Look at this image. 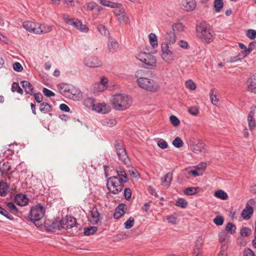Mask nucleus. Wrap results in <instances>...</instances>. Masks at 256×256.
Segmentation results:
<instances>
[{"label":"nucleus","instance_id":"obj_1","mask_svg":"<svg viewBox=\"0 0 256 256\" xmlns=\"http://www.w3.org/2000/svg\"><path fill=\"white\" fill-rule=\"evenodd\" d=\"M196 31L199 38L204 42L210 43L214 40L215 34L214 30L208 27L204 22L196 25Z\"/></svg>","mask_w":256,"mask_h":256},{"label":"nucleus","instance_id":"obj_2","mask_svg":"<svg viewBox=\"0 0 256 256\" xmlns=\"http://www.w3.org/2000/svg\"><path fill=\"white\" fill-rule=\"evenodd\" d=\"M132 98L128 96L118 94L114 96L112 104L114 108L118 110H124L128 108L132 104Z\"/></svg>","mask_w":256,"mask_h":256},{"label":"nucleus","instance_id":"obj_3","mask_svg":"<svg viewBox=\"0 0 256 256\" xmlns=\"http://www.w3.org/2000/svg\"><path fill=\"white\" fill-rule=\"evenodd\" d=\"M46 208L40 204H38L32 207L30 212V220L38 228L42 226L41 220L44 216Z\"/></svg>","mask_w":256,"mask_h":256},{"label":"nucleus","instance_id":"obj_4","mask_svg":"<svg viewBox=\"0 0 256 256\" xmlns=\"http://www.w3.org/2000/svg\"><path fill=\"white\" fill-rule=\"evenodd\" d=\"M114 147L118 160L127 166H130V160L123 142L120 140H116Z\"/></svg>","mask_w":256,"mask_h":256},{"label":"nucleus","instance_id":"obj_5","mask_svg":"<svg viewBox=\"0 0 256 256\" xmlns=\"http://www.w3.org/2000/svg\"><path fill=\"white\" fill-rule=\"evenodd\" d=\"M142 62V67L147 69H154L156 66V59L149 52H142L136 57Z\"/></svg>","mask_w":256,"mask_h":256},{"label":"nucleus","instance_id":"obj_6","mask_svg":"<svg viewBox=\"0 0 256 256\" xmlns=\"http://www.w3.org/2000/svg\"><path fill=\"white\" fill-rule=\"evenodd\" d=\"M136 82L140 88L152 92H157L160 89L158 84L152 79L146 78H140L136 80Z\"/></svg>","mask_w":256,"mask_h":256},{"label":"nucleus","instance_id":"obj_7","mask_svg":"<svg viewBox=\"0 0 256 256\" xmlns=\"http://www.w3.org/2000/svg\"><path fill=\"white\" fill-rule=\"evenodd\" d=\"M106 186L109 191L113 194H118L124 188V184L119 183L117 176L110 177L107 180Z\"/></svg>","mask_w":256,"mask_h":256},{"label":"nucleus","instance_id":"obj_8","mask_svg":"<svg viewBox=\"0 0 256 256\" xmlns=\"http://www.w3.org/2000/svg\"><path fill=\"white\" fill-rule=\"evenodd\" d=\"M64 222L63 220H58L56 219H46L45 220L44 225L46 231L55 232L62 228Z\"/></svg>","mask_w":256,"mask_h":256},{"label":"nucleus","instance_id":"obj_9","mask_svg":"<svg viewBox=\"0 0 256 256\" xmlns=\"http://www.w3.org/2000/svg\"><path fill=\"white\" fill-rule=\"evenodd\" d=\"M188 144L192 150L195 154L204 152L206 150V144L200 140L194 142L193 139H190L188 141Z\"/></svg>","mask_w":256,"mask_h":256},{"label":"nucleus","instance_id":"obj_10","mask_svg":"<svg viewBox=\"0 0 256 256\" xmlns=\"http://www.w3.org/2000/svg\"><path fill=\"white\" fill-rule=\"evenodd\" d=\"M64 19L66 23L74 26L82 32H87L88 30V28L86 26L82 24V22L78 19L70 18L68 15H64Z\"/></svg>","mask_w":256,"mask_h":256},{"label":"nucleus","instance_id":"obj_11","mask_svg":"<svg viewBox=\"0 0 256 256\" xmlns=\"http://www.w3.org/2000/svg\"><path fill=\"white\" fill-rule=\"evenodd\" d=\"M207 164L205 162H202L194 166L192 168L190 169L188 173L192 174L194 176H202L205 170Z\"/></svg>","mask_w":256,"mask_h":256},{"label":"nucleus","instance_id":"obj_12","mask_svg":"<svg viewBox=\"0 0 256 256\" xmlns=\"http://www.w3.org/2000/svg\"><path fill=\"white\" fill-rule=\"evenodd\" d=\"M162 57L166 62H170L174 60V56L172 52L169 50L168 46L167 43L162 44Z\"/></svg>","mask_w":256,"mask_h":256},{"label":"nucleus","instance_id":"obj_13","mask_svg":"<svg viewBox=\"0 0 256 256\" xmlns=\"http://www.w3.org/2000/svg\"><path fill=\"white\" fill-rule=\"evenodd\" d=\"M12 170V166L8 162H4L2 165L0 166V172L1 176L3 178H7L9 180H11V174L14 172Z\"/></svg>","mask_w":256,"mask_h":256},{"label":"nucleus","instance_id":"obj_14","mask_svg":"<svg viewBox=\"0 0 256 256\" xmlns=\"http://www.w3.org/2000/svg\"><path fill=\"white\" fill-rule=\"evenodd\" d=\"M84 64L90 68H98L102 65L101 60L95 56H88L84 60Z\"/></svg>","mask_w":256,"mask_h":256},{"label":"nucleus","instance_id":"obj_15","mask_svg":"<svg viewBox=\"0 0 256 256\" xmlns=\"http://www.w3.org/2000/svg\"><path fill=\"white\" fill-rule=\"evenodd\" d=\"M23 27L28 31L34 34H38L40 24L32 22V21L24 22L23 24Z\"/></svg>","mask_w":256,"mask_h":256},{"label":"nucleus","instance_id":"obj_16","mask_svg":"<svg viewBox=\"0 0 256 256\" xmlns=\"http://www.w3.org/2000/svg\"><path fill=\"white\" fill-rule=\"evenodd\" d=\"M66 94L68 95H66V97L75 100H78L82 96V94L80 90L72 86H70L68 94V92Z\"/></svg>","mask_w":256,"mask_h":256},{"label":"nucleus","instance_id":"obj_17","mask_svg":"<svg viewBox=\"0 0 256 256\" xmlns=\"http://www.w3.org/2000/svg\"><path fill=\"white\" fill-rule=\"evenodd\" d=\"M29 200L26 195L19 194H16L14 198V202L20 206H25L28 203Z\"/></svg>","mask_w":256,"mask_h":256},{"label":"nucleus","instance_id":"obj_18","mask_svg":"<svg viewBox=\"0 0 256 256\" xmlns=\"http://www.w3.org/2000/svg\"><path fill=\"white\" fill-rule=\"evenodd\" d=\"M64 220V224L62 226V228L68 230L76 226V219L71 216H66V220Z\"/></svg>","mask_w":256,"mask_h":256},{"label":"nucleus","instance_id":"obj_19","mask_svg":"<svg viewBox=\"0 0 256 256\" xmlns=\"http://www.w3.org/2000/svg\"><path fill=\"white\" fill-rule=\"evenodd\" d=\"M195 0H183L182 3V8L186 11H192L196 8Z\"/></svg>","mask_w":256,"mask_h":256},{"label":"nucleus","instance_id":"obj_20","mask_svg":"<svg viewBox=\"0 0 256 256\" xmlns=\"http://www.w3.org/2000/svg\"><path fill=\"white\" fill-rule=\"evenodd\" d=\"M116 171L118 176L117 178L118 180L119 183L124 184V183L128 182L129 178L123 168L120 166L116 169Z\"/></svg>","mask_w":256,"mask_h":256},{"label":"nucleus","instance_id":"obj_21","mask_svg":"<svg viewBox=\"0 0 256 256\" xmlns=\"http://www.w3.org/2000/svg\"><path fill=\"white\" fill-rule=\"evenodd\" d=\"M126 205L124 204H120L115 209L114 214V218L116 220L120 218L125 213Z\"/></svg>","mask_w":256,"mask_h":256},{"label":"nucleus","instance_id":"obj_22","mask_svg":"<svg viewBox=\"0 0 256 256\" xmlns=\"http://www.w3.org/2000/svg\"><path fill=\"white\" fill-rule=\"evenodd\" d=\"M90 212L92 218V220H90V222L93 224H98V222L100 220V214L98 212L97 208L94 206L91 208Z\"/></svg>","mask_w":256,"mask_h":256},{"label":"nucleus","instance_id":"obj_23","mask_svg":"<svg viewBox=\"0 0 256 256\" xmlns=\"http://www.w3.org/2000/svg\"><path fill=\"white\" fill-rule=\"evenodd\" d=\"M115 14L118 16L119 22L122 24H126L130 21L128 17L127 16L126 12L120 9L118 12H114Z\"/></svg>","mask_w":256,"mask_h":256},{"label":"nucleus","instance_id":"obj_24","mask_svg":"<svg viewBox=\"0 0 256 256\" xmlns=\"http://www.w3.org/2000/svg\"><path fill=\"white\" fill-rule=\"evenodd\" d=\"M175 28H176V24L174 23L172 26V31L166 32L165 36V39L170 44H174L176 40V35L174 32Z\"/></svg>","mask_w":256,"mask_h":256},{"label":"nucleus","instance_id":"obj_25","mask_svg":"<svg viewBox=\"0 0 256 256\" xmlns=\"http://www.w3.org/2000/svg\"><path fill=\"white\" fill-rule=\"evenodd\" d=\"M20 83L22 84V86L26 94H29L31 96L34 94V88L30 82L26 80H22Z\"/></svg>","mask_w":256,"mask_h":256},{"label":"nucleus","instance_id":"obj_26","mask_svg":"<svg viewBox=\"0 0 256 256\" xmlns=\"http://www.w3.org/2000/svg\"><path fill=\"white\" fill-rule=\"evenodd\" d=\"M247 90L250 92H254L256 90V78L254 76L249 78L246 82Z\"/></svg>","mask_w":256,"mask_h":256},{"label":"nucleus","instance_id":"obj_27","mask_svg":"<svg viewBox=\"0 0 256 256\" xmlns=\"http://www.w3.org/2000/svg\"><path fill=\"white\" fill-rule=\"evenodd\" d=\"M10 186L3 180L0 181V196H6L9 192Z\"/></svg>","mask_w":256,"mask_h":256},{"label":"nucleus","instance_id":"obj_28","mask_svg":"<svg viewBox=\"0 0 256 256\" xmlns=\"http://www.w3.org/2000/svg\"><path fill=\"white\" fill-rule=\"evenodd\" d=\"M253 214V208L252 206L246 205V207L242 211V216L244 220L249 219Z\"/></svg>","mask_w":256,"mask_h":256},{"label":"nucleus","instance_id":"obj_29","mask_svg":"<svg viewBox=\"0 0 256 256\" xmlns=\"http://www.w3.org/2000/svg\"><path fill=\"white\" fill-rule=\"evenodd\" d=\"M72 86L70 84H68L64 83H61L58 84V88L60 92L65 96L66 95H68L66 93L70 90V86Z\"/></svg>","mask_w":256,"mask_h":256},{"label":"nucleus","instance_id":"obj_30","mask_svg":"<svg viewBox=\"0 0 256 256\" xmlns=\"http://www.w3.org/2000/svg\"><path fill=\"white\" fill-rule=\"evenodd\" d=\"M100 4L104 6L112 8H120L122 6V4L120 3L112 2L108 0H100Z\"/></svg>","mask_w":256,"mask_h":256},{"label":"nucleus","instance_id":"obj_31","mask_svg":"<svg viewBox=\"0 0 256 256\" xmlns=\"http://www.w3.org/2000/svg\"><path fill=\"white\" fill-rule=\"evenodd\" d=\"M256 42H251L248 46V48H247L246 46L242 43H238V46L240 48L244 50V58L246 56V55L249 54L252 50V44H256Z\"/></svg>","mask_w":256,"mask_h":256},{"label":"nucleus","instance_id":"obj_32","mask_svg":"<svg viewBox=\"0 0 256 256\" xmlns=\"http://www.w3.org/2000/svg\"><path fill=\"white\" fill-rule=\"evenodd\" d=\"M200 188L198 187H188L184 190V194L186 196L194 195L198 192Z\"/></svg>","mask_w":256,"mask_h":256},{"label":"nucleus","instance_id":"obj_33","mask_svg":"<svg viewBox=\"0 0 256 256\" xmlns=\"http://www.w3.org/2000/svg\"><path fill=\"white\" fill-rule=\"evenodd\" d=\"M118 48V44L114 39L111 38L108 43V48L110 52L116 51Z\"/></svg>","mask_w":256,"mask_h":256},{"label":"nucleus","instance_id":"obj_34","mask_svg":"<svg viewBox=\"0 0 256 256\" xmlns=\"http://www.w3.org/2000/svg\"><path fill=\"white\" fill-rule=\"evenodd\" d=\"M40 110L42 113L50 112L52 111V107L48 103L42 102L40 104Z\"/></svg>","mask_w":256,"mask_h":256},{"label":"nucleus","instance_id":"obj_35","mask_svg":"<svg viewBox=\"0 0 256 256\" xmlns=\"http://www.w3.org/2000/svg\"><path fill=\"white\" fill-rule=\"evenodd\" d=\"M150 43L154 48L158 46V40L156 35L154 33H150L148 35Z\"/></svg>","mask_w":256,"mask_h":256},{"label":"nucleus","instance_id":"obj_36","mask_svg":"<svg viewBox=\"0 0 256 256\" xmlns=\"http://www.w3.org/2000/svg\"><path fill=\"white\" fill-rule=\"evenodd\" d=\"M214 196L222 200H226L228 198V194L222 190H216L214 193Z\"/></svg>","mask_w":256,"mask_h":256},{"label":"nucleus","instance_id":"obj_37","mask_svg":"<svg viewBox=\"0 0 256 256\" xmlns=\"http://www.w3.org/2000/svg\"><path fill=\"white\" fill-rule=\"evenodd\" d=\"M52 30V27L47 24H40V28H38V34H46Z\"/></svg>","mask_w":256,"mask_h":256},{"label":"nucleus","instance_id":"obj_38","mask_svg":"<svg viewBox=\"0 0 256 256\" xmlns=\"http://www.w3.org/2000/svg\"><path fill=\"white\" fill-rule=\"evenodd\" d=\"M95 100L93 98H87L84 100L83 104L86 107L94 109Z\"/></svg>","mask_w":256,"mask_h":256},{"label":"nucleus","instance_id":"obj_39","mask_svg":"<svg viewBox=\"0 0 256 256\" xmlns=\"http://www.w3.org/2000/svg\"><path fill=\"white\" fill-rule=\"evenodd\" d=\"M95 110L99 112L102 114H106L108 110H106V104H98V106L95 108Z\"/></svg>","mask_w":256,"mask_h":256},{"label":"nucleus","instance_id":"obj_40","mask_svg":"<svg viewBox=\"0 0 256 256\" xmlns=\"http://www.w3.org/2000/svg\"><path fill=\"white\" fill-rule=\"evenodd\" d=\"M6 206L10 212L14 214H18V210L16 205L12 202H8L6 203Z\"/></svg>","mask_w":256,"mask_h":256},{"label":"nucleus","instance_id":"obj_41","mask_svg":"<svg viewBox=\"0 0 256 256\" xmlns=\"http://www.w3.org/2000/svg\"><path fill=\"white\" fill-rule=\"evenodd\" d=\"M224 6L222 0H214V8L216 12H219Z\"/></svg>","mask_w":256,"mask_h":256},{"label":"nucleus","instance_id":"obj_42","mask_svg":"<svg viewBox=\"0 0 256 256\" xmlns=\"http://www.w3.org/2000/svg\"><path fill=\"white\" fill-rule=\"evenodd\" d=\"M97 230L98 228L96 226H90L88 228H86L84 230V234L85 236L93 234L97 231Z\"/></svg>","mask_w":256,"mask_h":256},{"label":"nucleus","instance_id":"obj_43","mask_svg":"<svg viewBox=\"0 0 256 256\" xmlns=\"http://www.w3.org/2000/svg\"><path fill=\"white\" fill-rule=\"evenodd\" d=\"M185 86L188 89L191 90H195L196 88V83L191 79L188 80L185 82Z\"/></svg>","mask_w":256,"mask_h":256},{"label":"nucleus","instance_id":"obj_44","mask_svg":"<svg viewBox=\"0 0 256 256\" xmlns=\"http://www.w3.org/2000/svg\"><path fill=\"white\" fill-rule=\"evenodd\" d=\"M214 89H212L210 93V96L212 104L214 105H217L219 102V99L216 97V94H214Z\"/></svg>","mask_w":256,"mask_h":256},{"label":"nucleus","instance_id":"obj_45","mask_svg":"<svg viewBox=\"0 0 256 256\" xmlns=\"http://www.w3.org/2000/svg\"><path fill=\"white\" fill-rule=\"evenodd\" d=\"M188 202L183 198H178L177 199V206L185 208L188 206Z\"/></svg>","mask_w":256,"mask_h":256},{"label":"nucleus","instance_id":"obj_46","mask_svg":"<svg viewBox=\"0 0 256 256\" xmlns=\"http://www.w3.org/2000/svg\"><path fill=\"white\" fill-rule=\"evenodd\" d=\"M226 230L230 232V234H234L236 232V226L232 223L228 222L226 225Z\"/></svg>","mask_w":256,"mask_h":256},{"label":"nucleus","instance_id":"obj_47","mask_svg":"<svg viewBox=\"0 0 256 256\" xmlns=\"http://www.w3.org/2000/svg\"><path fill=\"white\" fill-rule=\"evenodd\" d=\"M251 233V230L248 227H243L241 228L240 234L242 237H247Z\"/></svg>","mask_w":256,"mask_h":256},{"label":"nucleus","instance_id":"obj_48","mask_svg":"<svg viewBox=\"0 0 256 256\" xmlns=\"http://www.w3.org/2000/svg\"><path fill=\"white\" fill-rule=\"evenodd\" d=\"M134 218L130 216L129 218L124 223V228L126 229H130L132 228L134 224Z\"/></svg>","mask_w":256,"mask_h":256},{"label":"nucleus","instance_id":"obj_49","mask_svg":"<svg viewBox=\"0 0 256 256\" xmlns=\"http://www.w3.org/2000/svg\"><path fill=\"white\" fill-rule=\"evenodd\" d=\"M224 221L223 217L220 216H216L213 220L214 224L218 226H222L224 223Z\"/></svg>","mask_w":256,"mask_h":256},{"label":"nucleus","instance_id":"obj_50","mask_svg":"<svg viewBox=\"0 0 256 256\" xmlns=\"http://www.w3.org/2000/svg\"><path fill=\"white\" fill-rule=\"evenodd\" d=\"M246 36L251 40H254L256 38V30L252 29H249L246 32Z\"/></svg>","mask_w":256,"mask_h":256},{"label":"nucleus","instance_id":"obj_51","mask_svg":"<svg viewBox=\"0 0 256 256\" xmlns=\"http://www.w3.org/2000/svg\"><path fill=\"white\" fill-rule=\"evenodd\" d=\"M86 9L87 10H92L95 9L97 6L98 4L96 2H91L86 4Z\"/></svg>","mask_w":256,"mask_h":256},{"label":"nucleus","instance_id":"obj_52","mask_svg":"<svg viewBox=\"0 0 256 256\" xmlns=\"http://www.w3.org/2000/svg\"><path fill=\"white\" fill-rule=\"evenodd\" d=\"M104 122L110 127L113 126L116 124V121L114 118H106L104 120Z\"/></svg>","mask_w":256,"mask_h":256},{"label":"nucleus","instance_id":"obj_53","mask_svg":"<svg viewBox=\"0 0 256 256\" xmlns=\"http://www.w3.org/2000/svg\"><path fill=\"white\" fill-rule=\"evenodd\" d=\"M42 92L44 96H46V97H51V96H55V94L52 92V90L48 89L46 88H44L42 89Z\"/></svg>","mask_w":256,"mask_h":256},{"label":"nucleus","instance_id":"obj_54","mask_svg":"<svg viewBox=\"0 0 256 256\" xmlns=\"http://www.w3.org/2000/svg\"><path fill=\"white\" fill-rule=\"evenodd\" d=\"M98 29L99 32L104 35H106L107 33H108V30L106 29L105 26L102 24H99L98 26Z\"/></svg>","mask_w":256,"mask_h":256},{"label":"nucleus","instance_id":"obj_55","mask_svg":"<svg viewBox=\"0 0 256 256\" xmlns=\"http://www.w3.org/2000/svg\"><path fill=\"white\" fill-rule=\"evenodd\" d=\"M124 196L126 200H130L132 196V190L129 188H125L124 190Z\"/></svg>","mask_w":256,"mask_h":256},{"label":"nucleus","instance_id":"obj_56","mask_svg":"<svg viewBox=\"0 0 256 256\" xmlns=\"http://www.w3.org/2000/svg\"><path fill=\"white\" fill-rule=\"evenodd\" d=\"M188 111L192 116H196L199 112L198 108L196 106L190 108Z\"/></svg>","mask_w":256,"mask_h":256},{"label":"nucleus","instance_id":"obj_57","mask_svg":"<svg viewBox=\"0 0 256 256\" xmlns=\"http://www.w3.org/2000/svg\"><path fill=\"white\" fill-rule=\"evenodd\" d=\"M129 173L130 176L134 178H136L139 176L138 172L134 167L130 168L129 170Z\"/></svg>","mask_w":256,"mask_h":256},{"label":"nucleus","instance_id":"obj_58","mask_svg":"<svg viewBox=\"0 0 256 256\" xmlns=\"http://www.w3.org/2000/svg\"><path fill=\"white\" fill-rule=\"evenodd\" d=\"M14 70L18 72H20L23 70L22 64L18 62H16L13 64Z\"/></svg>","mask_w":256,"mask_h":256},{"label":"nucleus","instance_id":"obj_59","mask_svg":"<svg viewBox=\"0 0 256 256\" xmlns=\"http://www.w3.org/2000/svg\"><path fill=\"white\" fill-rule=\"evenodd\" d=\"M145 73L144 70H137L135 73V76L138 80L140 78H144Z\"/></svg>","mask_w":256,"mask_h":256},{"label":"nucleus","instance_id":"obj_60","mask_svg":"<svg viewBox=\"0 0 256 256\" xmlns=\"http://www.w3.org/2000/svg\"><path fill=\"white\" fill-rule=\"evenodd\" d=\"M33 95L34 96L35 100H36V102H37L40 103V102H41L42 101L43 96H42V94L41 93L38 92V93L34 94H34Z\"/></svg>","mask_w":256,"mask_h":256},{"label":"nucleus","instance_id":"obj_61","mask_svg":"<svg viewBox=\"0 0 256 256\" xmlns=\"http://www.w3.org/2000/svg\"><path fill=\"white\" fill-rule=\"evenodd\" d=\"M158 146L161 148L162 149H164V148H166L168 146V144H167V142H165L164 140H160L158 142Z\"/></svg>","mask_w":256,"mask_h":256},{"label":"nucleus","instance_id":"obj_62","mask_svg":"<svg viewBox=\"0 0 256 256\" xmlns=\"http://www.w3.org/2000/svg\"><path fill=\"white\" fill-rule=\"evenodd\" d=\"M248 126L250 130H253L256 126L255 120L254 118L248 119Z\"/></svg>","mask_w":256,"mask_h":256},{"label":"nucleus","instance_id":"obj_63","mask_svg":"<svg viewBox=\"0 0 256 256\" xmlns=\"http://www.w3.org/2000/svg\"><path fill=\"white\" fill-rule=\"evenodd\" d=\"M178 46L184 49H187L188 48V43L184 40H180L178 42Z\"/></svg>","mask_w":256,"mask_h":256},{"label":"nucleus","instance_id":"obj_64","mask_svg":"<svg viewBox=\"0 0 256 256\" xmlns=\"http://www.w3.org/2000/svg\"><path fill=\"white\" fill-rule=\"evenodd\" d=\"M217 256H227L226 249L224 246L222 247Z\"/></svg>","mask_w":256,"mask_h":256}]
</instances>
